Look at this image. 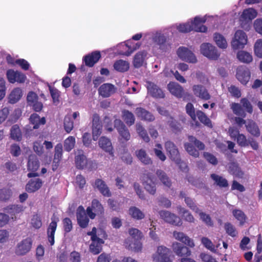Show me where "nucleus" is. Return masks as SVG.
Listing matches in <instances>:
<instances>
[{
	"label": "nucleus",
	"instance_id": "f257e3e1",
	"mask_svg": "<svg viewBox=\"0 0 262 262\" xmlns=\"http://www.w3.org/2000/svg\"><path fill=\"white\" fill-rule=\"evenodd\" d=\"M206 16H196L194 20H190L186 23L176 25L174 27L180 32L186 33L194 30L196 32H205L207 28L203 25L206 21Z\"/></svg>",
	"mask_w": 262,
	"mask_h": 262
},
{
	"label": "nucleus",
	"instance_id": "f03ea898",
	"mask_svg": "<svg viewBox=\"0 0 262 262\" xmlns=\"http://www.w3.org/2000/svg\"><path fill=\"white\" fill-rule=\"evenodd\" d=\"M128 233L130 237L125 240V246L135 252L141 251L142 244L140 239L142 237L141 232L137 229L132 228L129 230Z\"/></svg>",
	"mask_w": 262,
	"mask_h": 262
},
{
	"label": "nucleus",
	"instance_id": "7ed1b4c3",
	"mask_svg": "<svg viewBox=\"0 0 262 262\" xmlns=\"http://www.w3.org/2000/svg\"><path fill=\"white\" fill-rule=\"evenodd\" d=\"M257 15V12L253 8H249L244 10L239 18L242 27L246 30H249V24Z\"/></svg>",
	"mask_w": 262,
	"mask_h": 262
},
{
	"label": "nucleus",
	"instance_id": "20e7f679",
	"mask_svg": "<svg viewBox=\"0 0 262 262\" xmlns=\"http://www.w3.org/2000/svg\"><path fill=\"white\" fill-rule=\"evenodd\" d=\"M201 53L207 58L210 60H217L220 53L216 48L210 43H203L200 46Z\"/></svg>",
	"mask_w": 262,
	"mask_h": 262
},
{
	"label": "nucleus",
	"instance_id": "39448f33",
	"mask_svg": "<svg viewBox=\"0 0 262 262\" xmlns=\"http://www.w3.org/2000/svg\"><path fill=\"white\" fill-rule=\"evenodd\" d=\"M247 41L248 37L246 34L243 31L238 30L235 32L231 40V45L234 50L243 49L247 44Z\"/></svg>",
	"mask_w": 262,
	"mask_h": 262
},
{
	"label": "nucleus",
	"instance_id": "423d86ee",
	"mask_svg": "<svg viewBox=\"0 0 262 262\" xmlns=\"http://www.w3.org/2000/svg\"><path fill=\"white\" fill-rule=\"evenodd\" d=\"M171 251L167 247L160 246L158 247L157 251L152 255L154 262H172L170 258Z\"/></svg>",
	"mask_w": 262,
	"mask_h": 262
},
{
	"label": "nucleus",
	"instance_id": "0eeeda50",
	"mask_svg": "<svg viewBox=\"0 0 262 262\" xmlns=\"http://www.w3.org/2000/svg\"><path fill=\"white\" fill-rule=\"evenodd\" d=\"M188 140L190 143H186L184 144V147L187 152L191 156L196 158L199 156V152L196 150L191 143L194 144L200 150H203L204 149V144L200 142V141L196 139V138L193 136H189Z\"/></svg>",
	"mask_w": 262,
	"mask_h": 262
},
{
	"label": "nucleus",
	"instance_id": "6e6552de",
	"mask_svg": "<svg viewBox=\"0 0 262 262\" xmlns=\"http://www.w3.org/2000/svg\"><path fill=\"white\" fill-rule=\"evenodd\" d=\"M96 228L94 227L92 231L88 233V234L91 236L92 241V244L90 246V250L91 252L94 254H97L102 250V245L104 243L103 239L96 237Z\"/></svg>",
	"mask_w": 262,
	"mask_h": 262
},
{
	"label": "nucleus",
	"instance_id": "1a4fd4ad",
	"mask_svg": "<svg viewBox=\"0 0 262 262\" xmlns=\"http://www.w3.org/2000/svg\"><path fill=\"white\" fill-rule=\"evenodd\" d=\"M177 55L180 59L189 63H195L198 61L194 54L186 47H179L177 51Z\"/></svg>",
	"mask_w": 262,
	"mask_h": 262
},
{
	"label": "nucleus",
	"instance_id": "9d476101",
	"mask_svg": "<svg viewBox=\"0 0 262 262\" xmlns=\"http://www.w3.org/2000/svg\"><path fill=\"white\" fill-rule=\"evenodd\" d=\"M160 217L166 222L176 226H181L182 221L177 215L168 211L161 210L159 212Z\"/></svg>",
	"mask_w": 262,
	"mask_h": 262
},
{
	"label": "nucleus",
	"instance_id": "9b49d317",
	"mask_svg": "<svg viewBox=\"0 0 262 262\" xmlns=\"http://www.w3.org/2000/svg\"><path fill=\"white\" fill-rule=\"evenodd\" d=\"M114 126L119 134V140L121 142L127 141L130 139V135L129 130L120 120L116 119L115 120Z\"/></svg>",
	"mask_w": 262,
	"mask_h": 262
},
{
	"label": "nucleus",
	"instance_id": "f8f14e48",
	"mask_svg": "<svg viewBox=\"0 0 262 262\" xmlns=\"http://www.w3.org/2000/svg\"><path fill=\"white\" fill-rule=\"evenodd\" d=\"M32 241L27 237L20 241L15 248V253L18 255H24L28 253L32 248Z\"/></svg>",
	"mask_w": 262,
	"mask_h": 262
},
{
	"label": "nucleus",
	"instance_id": "ddd939ff",
	"mask_svg": "<svg viewBox=\"0 0 262 262\" xmlns=\"http://www.w3.org/2000/svg\"><path fill=\"white\" fill-rule=\"evenodd\" d=\"M165 148L171 159L177 164H180L181 160L179 151L174 144L170 141H167L165 143Z\"/></svg>",
	"mask_w": 262,
	"mask_h": 262
},
{
	"label": "nucleus",
	"instance_id": "4468645a",
	"mask_svg": "<svg viewBox=\"0 0 262 262\" xmlns=\"http://www.w3.org/2000/svg\"><path fill=\"white\" fill-rule=\"evenodd\" d=\"M103 212V206L97 200H94L92 202L91 207H89L86 209V213L91 219H94L97 214H101Z\"/></svg>",
	"mask_w": 262,
	"mask_h": 262
},
{
	"label": "nucleus",
	"instance_id": "2eb2a0df",
	"mask_svg": "<svg viewBox=\"0 0 262 262\" xmlns=\"http://www.w3.org/2000/svg\"><path fill=\"white\" fill-rule=\"evenodd\" d=\"M236 78L243 84H246L250 79V72L245 66L238 67L236 71Z\"/></svg>",
	"mask_w": 262,
	"mask_h": 262
},
{
	"label": "nucleus",
	"instance_id": "dca6fc26",
	"mask_svg": "<svg viewBox=\"0 0 262 262\" xmlns=\"http://www.w3.org/2000/svg\"><path fill=\"white\" fill-rule=\"evenodd\" d=\"M7 76L8 81L12 83L15 82L23 83L25 81L26 78L24 74L12 70H9L7 71Z\"/></svg>",
	"mask_w": 262,
	"mask_h": 262
},
{
	"label": "nucleus",
	"instance_id": "f3484780",
	"mask_svg": "<svg viewBox=\"0 0 262 262\" xmlns=\"http://www.w3.org/2000/svg\"><path fill=\"white\" fill-rule=\"evenodd\" d=\"M173 251L180 257L189 256L191 251L187 247L182 245L180 243L175 242L172 244Z\"/></svg>",
	"mask_w": 262,
	"mask_h": 262
},
{
	"label": "nucleus",
	"instance_id": "a211bd4d",
	"mask_svg": "<svg viewBox=\"0 0 262 262\" xmlns=\"http://www.w3.org/2000/svg\"><path fill=\"white\" fill-rule=\"evenodd\" d=\"M77 219L79 225L81 228H85L88 226L89 220L84 208L82 206H79L77 210Z\"/></svg>",
	"mask_w": 262,
	"mask_h": 262
},
{
	"label": "nucleus",
	"instance_id": "6ab92c4d",
	"mask_svg": "<svg viewBox=\"0 0 262 262\" xmlns=\"http://www.w3.org/2000/svg\"><path fill=\"white\" fill-rule=\"evenodd\" d=\"M98 144L101 149L108 152L112 157H114L113 147L109 139L105 137H101L99 140Z\"/></svg>",
	"mask_w": 262,
	"mask_h": 262
},
{
	"label": "nucleus",
	"instance_id": "aec40b11",
	"mask_svg": "<svg viewBox=\"0 0 262 262\" xmlns=\"http://www.w3.org/2000/svg\"><path fill=\"white\" fill-rule=\"evenodd\" d=\"M173 237L177 241H180L190 247H193L194 244L193 240L182 232L174 231L172 233Z\"/></svg>",
	"mask_w": 262,
	"mask_h": 262
},
{
	"label": "nucleus",
	"instance_id": "412c9836",
	"mask_svg": "<svg viewBox=\"0 0 262 262\" xmlns=\"http://www.w3.org/2000/svg\"><path fill=\"white\" fill-rule=\"evenodd\" d=\"M143 184L145 189L150 194H154L156 191L154 178L151 176H145L143 179Z\"/></svg>",
	"mask_w": 262,
	"mask_h": 262
},
{
	"label": "nucleus",
	"instance_id": "4be33fe9",
	"mask_svg": "<svg viewBox=\"0 0 262 262\" xmlns=\"http://www.w3.org/2000/svg\"><path fill=\"white\" fill-rule=\"evenodd\" d=\"M146 88L148 90V93L154 97L156 98H163L164 94L163 91L159 89L158 87L154 83L150 82H146Z\"/></svg>",
	"mask_w": 262,
	"mask_h": 262
},
{
	"label": "nucleus",
	"instance_id": "5701e85b",
	"mask_svg": "<svg viewBox=\"0 0 262 262\" xmlns=\"http://www.w3.org/2000/svg\"><path fill=\"white\" fill-rule=\"evenodd\" d=\"M192 90L196 96L202 99L208 100L210 98V96L207 90L202 85H194L192 87Z\"/></svg>",
	"mask_w": 262,
	"mask_h": 262
},
{
	"label": "nucleus",
	"instance_id": "b1692460",
	"mask_svg": "<svg viewBox=\"0 0 262 262\" xmlns=\"http://www.w3.org/2000/svg\"><path fill=\"white\" fill-rule=\"evenodd\" d=\"M58 221L57 219L52 218V222L49 225L48 229V241L51 246L54 244V234L57 227V223Z\"/></svg>",
	"mask_w": 262,
	"mask_h": 262
},
{
	"label": "nucleus",
	"instance_id": "393cba45",
	"mask_svg": "<svg viewBox=\"0 0 262 262\" xmlns=\"http://www.w3.org/2000/svg\"><path fill=\"white\" fill-rule=\"evenodd\" d=\"M167 88L171 94L177 97L180 98L182 96L183 93V89L182 86L176 82H170Z\"/></svg>",
	"mask_w": 262,
	"mask_h": 262
},
{
	"label": "nucleus",
	"instance_id": "a878e982",
	"mask_svg": "<svg viewBox=\"0 0 262 262\" xmlns=\"http://www.w3.org/2000/svg\"><path fill=\"white\" fill-rule=\"evenodd\" d=\"M23 95V91L20 88L13 89L8 96V102L11 104H14L18 102Z\"/></svg>",
	"mask_w": 262,
	"mask_h": 262
},
{
	"label": "nucleus",
	"instance_id": "bb28decb",
	"mask_svg": "<svg viewBox=\"0 0 262 262\" xmlns=\"http://www.w3.org/2000/svg\"><path fill=\"white\" fill-rule=\"evenodd\" d=\"M114 86L110 83H105L99 89V93L103 97H108L115 93Z\"/></svg>",
	"mask_w": 262,
	"mask_h": 262
},
{
	"label": "nucleus",
	"instance_id": "cd10ccee",
	"mask_svg": "<svg viewBox=\"0 0 262 262\" xmlns=\"http://www.w3.org/2000/svg\"><path fill=\"white\" fill-rule=\"evenodd\" d=\"M100 53L98 51H95L84 57V61L86 66L92 67L100 58Z\"/></svg>",
	"mask_w": 262,
	"mask_h": 262
},
{
	"label": "nucleus",
	"instance_id": "c85d7f7f",
	"mask_svg": "<svg viewBox=\"0 0 262 262\" xmlns=\"http://www.w3.org/2000/svg\"><path fill=\"white\" fill-rule=\"evenodd\" d=\"M154 40L162 51H165L170 48V45L166 41L165 37L163 35H161L160 33H156Z\"/></svg>",
	"mask_w": 262,
	"mask_h": 262
},
{
	"label": "nucleus",
	"instance_id": "c756f323",
	"mask_svg": "<svg viewBox=\"0 0 262 262\" xmlns=\"http://www.w3.org/2000/svg\"><path fill=\"white\" fill-rule=\"evenodd\" d=\"M42 184V181L39 179L30 180L26 186V190L28 192H34L39 189Z\"/></svg>",
	"mask_w": 262,
	"mask_h": 262
},
{
	"label": "nucleus",
	"instance_id": "7c9ffc66",
	"mask_svg": "<svg viewBox=\"0 0 262 262\" xmlns=\"http://www.w3.org/2000/svg\"><path fill=\"white\" fill-rule=\"evenodd\" d=\"M246 129L252 136L258 137L260 135V130L255 123L252 120H248L246 124Z\"/></svg>",
	"mask_w": 262,
	"mask_h": 262
},
{
	"label": "nucleus",
	"instance_id": "2f4dec72",
	"mask_svg": "<svg viewBox=\"0 0 262 262\" xmlns=\"http://www.w3.org/2000/svg\"><path fill=\"white\" fill-rule=\"evenodd\" d=\"M135 113L138 117L145 121H152L155 119L154 116L151 113L141 107L137 108Z\"/></svg>",
	"mask_w": 262,
	"mask_h": 262
},
{
	"label": "nucleus",
	"instance_id": "473e14b6",
	"mask_svg": "<svg viewBox=\"0 0 262 262\" xmlns=\"http://www.w3.org/2000/svg\"><path fill=\"white\" fill-rule=\"evenodd\" d=\"M135 113L138 117L145 121H152L155 119L154 116L151 113L141 107L137 108Z\"/></svg>",
	"mask_w": 262,
	"mask_h": 262
},
{
	"label": "nucleus",
	"instance_id": "72a5a7b5",
	"mask_svg": "<svg viewBox=\"0 0 262 262\" xmlns=\"http://www.w3.org/2000/svg\"><path fill=\"white\" fill-rule=\"evenodd\" d=\"M135 113L138 117L145 121H152L155 119L154 116L151 113L141 107L137 108Z\"/></svg>",
	"mask_w": 262,
	"mask_h": 262
},
{
	"label": "nucleus",
	"instance_id": "f704fd0d",
	"mask_svg": "<svg viewBox=\"0 0 262 262\" xmlns=\"http://www.w3.org/2000/svg\"><path fill=\"white\" fill-rule=\"evenodd\" d=\"M135 113L138 117L145 121H152L155 119L154 116L151 113L141 107L137 108Z\"/></svg>",
	"mask_w": 262,
	"mask_h": 262
},
{
	"label": "nucleus",
	"instance_id": "c9c22d12",
	"mask_svg": "<svg viewBox=\"0 0 262 262\" xmlns=\"http://www.w3.org/2000/svg\"><path fill=\"white\" fill-rule=\"evenodd\" d=\"M147 53L145 51L139 52L137 53L134 59L133 64L135 67L139 68L142 66L145 62Z\"/></svg>",
	"mask_w": 262,
	"mask_h": 262
},
{
	"label": "nucleus",
	"instance_id": "e433bc0d",
	"mask_svg": "<svg viewBox=\"0 0 262 262\" xmlns=\"http://www.w3.org/2000/svg\"><path fill=\"white\" fill-rule=\"evenodd\" d=\"M123 47L128 48L126 52L121 51L119 54L125 55L126 56L130 55L135 50L139 49L140 46L139 43H133L132 41H127L126 44L122 45Z\"/></svg>",
	"mask_w": 262,
	"mask_h": 262
},
{
	"label": "nucleus",
	"instance_id": "4c0bfd02",
	"mask_svg": "<svg viewBox=\"0 0 262 262\" xmlns=\"http://www.w3.org/2000/svg\"><path fill=\"white\" fill-rule=\"evenodd\" d=\"M102 126L99 122V119L95 117L93 121V139L96 141L101 133Z\"/></svg>",
	"mask_w": 262,
	"mask_h": 262
},
{
	"label": "nucleus",
	"instance_id": "58836bf2",
	"mask_svg": "<svg viewBox=\"0 0 262 262\" xmlns=\"http://www.w3.org/2000/svg\"><path fill=\"white\" fill-rule=\"evenodd\" d=\"M213 40L217 46L222 49H225L228 47V43L224 36L219 34L215 33L213 35Z\"/></svg>",
	"mask_w": 262,
	"mask_h": 262
},
{
	"label": "nucleus",
	"instance_id": "ea45409f",
	"mask_svg": "<svg viewBox=\"0 0 262 262\" xmlns=\"http://www.w3.org/2000/svg\"><path fill=\"white\" fill-rule=\"evenodd\" d=\"M39 166V161L34 155H31L29 157L27 164L28 170L32 171H36Z\"/></svg>",
	"mask_w": 262,
	"mask_h": 262
},
{
	"label": "nucleus",
	"instance_id": "a19ab883",
	"mask_svg": "<svg viewBox=\"0 0 262 262\" xmlns=\"http://www.w3.org/2000/svg\"><path fill=\"white\" fill-rule=\"evenodd\" d=\"M136 155L138 159L144 164H150L152 163L150 158L147 155L146 151L143 149L136 151Z\"/></svg>",
	"mask_w": 262,
	"mask_h": 262
},
{
	"label": "nucleus",
	"instance_id": "79ce46f5",
	"mask_svg": "<svg viewBox=\"0 0 262 262\" xmlns=\"http://www.w3.org/2000/svg\"><path fill=\"white\" fill-rule=\"evenodd\" d=\"M95 185L103 195L106 196L111 195V192L108 187L102 180L100 179L97 180Z\"/></svg>",
	"mask_w": 262,
	"mask_h": 262
},
{
	"label": "nucleus",
	"instance_id": "37998d69",
	"mask_svg": "<svg viewBox=\"0 0 262 262\" xmlns=\"http://www.w3.org/2000/svg\"><path fill=\"white\" fill-rule=\"evenodd\" d=\"M75 163L78 168H84L87 166L88 160L81 151H79L75 157Z\"/></svg>",
	"mask_w": 262,
	"mask_h": 262
},
{
	"label": "nucleus",
	"instance_id": "c03bdc74",
	"mask_svg": "<svg viewBox=\"0 0 262 262\" xmlns=\"http://www.w3.org/2000/svg\"><path fill=\"white\" fill-rule=\"evenodd\" d=\"M128 214L133 218L136 220L143 219L145 215L144 213L138 208L132 206L128 209Z\"/></svg>",
	"mask_w": 262,
	"mask_h": 262
},
{
	"label": "nucleus",
	"instance_id": "a18cd8bd",
	"mask_svg": "<svg viewBox=\"0 0 262 262\" xmlns=\"http://www.w3.org/2000/svg\"><path fill=\"white\" fill-rule=\"evenodd\" d=\"M23 207L20 205H12L7 207L5 209V211L10 215V217L14 219L16 214L23 211Z\"/></svg>",
	"mask_w": 262,
	"mask_h": 262
},
{
	"label": "nucleus",
	"instance_id": "49530a36",
	"mask_svg": "<svg viewBox=\"0 0 262 262\" xmlns=\"http://www.w3.org/2000/svg\"><path fill=\"white\" fill-rule=\"evenodd\" d=\"M30 121L34 125V128H37L40 125H43L46 123L45 118L44 117L40 118L36 114H33L30 116Z\"/></svg>",
	"mask_w": 262,
	"mask_h": 262
},
{
	"label": "nucleus",
	"instance_id": "de8ad7c7",
	"mask_svg": "<svg viewBox=\"0 0 262 262\" xmlns=\"http://www.w3.org/2000/svg\"><path fill=\"white\" fill-rule=\"evenodd\" d=\"M237 58L240 61L247 63L251 62L253 60L251 54L245 51H239L237 54Z\"/></svg>",
	"mask_w": 262,
	"mask_h": 262
},
{
	"label": "nucleus",
	"instance_id": "09e8293b",
	"mask_svg": "<svg viewBox=\"0 0 262 262\" xmlns=\"http://www.w3.org/2000/svg\"><path fill=\"white\" fill-rule=\"evenodd\" d=\"M115 70L119 72H125L128 70L129 67V63L125 60H119L115 62L114 64Z\"/></svg>",
	"mask_w": 262,
	"mask_h": 262
},
{
	"label": "nucleus",
	"instance_id": "8fccbe9b",
	"mask_svg": "<svg viewBox=\"0 0 262 262\" xmlns=\"http://www.w3.org/2000/svg\"><path fill=\"white\" fill-rule=\"evenodd\" d=\"M177 210L180 214H183L184 220L188 222L192 223L194 221V219L191 213H190L184 208L179 206L177 207Z\"/></svg>",
	"mask_w": 262,
	"mask_h": 262
},
{
	"label": "nucleus",
	"instance_id": "3c124183",
	"mask_svg": "<svg viewBox=\"0 0 262 262\" xmlns=\"http://www.w3.org/2000/svg\"><path fill=\"white\" fill-rule=\"evenodd\" d=\"M232 214L234 217L239 222L241 225H243L247 221V216L243 211L235 209L233 210Z\"/></svg>",
	"mask_w": 262,
	"mask_h": 262
},
{
	"label": "nucleus",
	"instance_id": "603ef678",
	"mask_svg": "<svg viewBox=\"0 0 262 262\" xmlns=\"http://www.w3.org/2000/svg\"><path fill=\"white\" fill-rule=\"evenodd\" d=\"M122 118L126 124L128 126L133 125L135 120L133 114L126 110L123 111L122 112Z\"/></svg>",
	"mask_w": 262,
	"mask_h": 262
},
{
	"label": "nucleus",
	"instance_id": "864d4df0",
	"mask_svg": "<svg viewBox=\"0 0 262 262\" xmlns=\"http://www.w3.org/2000/svg\"><path fill=\"white\" fill-rule=\"evenodd\" d=\"M153 150L155 156L161 161H164L166 160V157L163 151V147L161 144H156Z\"/></svg>",
	"mask_w": 262,
	"mask_h": 262
},
{
	"label": "nucleus",
	"instance_id": "5fc2aeb1",
	"mask_svg": "<svg viewBox=\"0 0 262 262\" xmlns=\"http://www.w3.org/2000/svg\"><path fill=\"white\" fill-rule=\"evenodd\" d=\"M157 174L162 184L167 188H169L171 185V182L169 178L164 172L162 170H158Z\"/></svg>",
	"mask_w": 262,
	"mask_h": 262
},
{
	"label": "nucleus",
	"instance_id": "6e6d98bb",
	"mask_svg": "<svg viewBox=\"0 0 262 262\" xmlns=\"http://www.w3.org/2000/svg\"><path fill=\"white\" fill-rule=\"evenodd\" d=\"M211 178L214 181V184L220 187H226L228 186L227 181L220 176L216 174H212Z\"/></svg>",
	"mask_w": 262,
	"mask_h": 262
},
{
	"label": "nucleus",
	"instance_id": "4d7b16f0",
	"mask_svg": "<svg viewBox=\"0 0 262 262\" xmlns=\"http://www.w3.org/2000/svg\"><path fill=\"white\" fill-rule=\"evenodd\" d=\"M11 138L16 141H20L21 139V132L17 125H13L10 130Z\"/></svg>",
	"mask_w": 262,
	"mask_h": 262
},
{
	"label": "nucleus",
	"instance_id": "13d9d810",
	"mask_svg": "<svg viewBox=\"0 0 262 262\" xmlns=\"http://www.w3.org/2000/svg\"><path fill=\"white\" fill-rule=\"evenodd\" d=\"M231 108L235 115L242 116L243 117H246V114L243 110V107L242 104L233 103H232Z\"/></svg>",
	"mask_w": 262,
	"mask_h": 262
},
{
	"label": "nucleus",
	"instance_id": "bf43d9fd",
	"mask_svg": "<svg viewBox=\"0 0 262 262\" xmlns=\"http://www.w3.org/2000/svg\"><path fill=\"white\" fill-rule=\"evenodd\" d=\"M180 196L182 198H185V202L186 204L194 212H195L196 213V212H198L199 211L200 209L195 205L193 200L189 198H186V194L185 193L182 192H181Z\"/></svg>",
	"mask_w": 262,
	"mask_h": 262
},
{
	"label": "nucleus",
	"instance_id": "052dcab7",
	"mask_svg": "<svg viewBox=\"0 0 262 262\" xmlns=\"http://www.w3.org/2000/svg\"><path fill=\"white\" fill-rule=\"evenodd\" d=\"M64 128L67 133H70L74 127L73 121L71 120V116L68 114L64 119Z\"/></svg>",
	"mask_w": 262,
	"mask_h": 262
},
{
	"label": "nucleus",
	"instance_id": "680f3d73",
	"mask_svg": "<svg viewBox=\"0 0 262 262\" xmlns=\"http://www.w3.org/2000/svg\"><path fill=\"white\" fill-rule=\"evenodd\" d=\"M75 138L73 136H69L64 141V148L67 151H71L75 146Z\"/></svg>",
	"mask_w": 262,
	"mask_h": 262
},
{
	"label": "nucleus",
	"instance_id": "e2e57ef3",
	"mask_svg": "<svg viewBox=\"0 0 262 262\" xmlns=\"http://www.w3.org/2000/svg\"><path fill=\"white\" fill-rule=\"evenodd\" d=\"M136 127L138 134L142 138V139L146 142H149V138L146 130L143 127V126L139 124H137Z\"/></svg>",
	"mask_w": 262,
	"mask_h": 262
},
{
	"label": "nucleus",
	"instance_id": "0e129e2a",
	"mask_svg": "<svg viewBox=\"0 0 262 262\" xmlns=\"http://www.w3.org/2000/svg\"><path fill=\"white\" fill-rule=\"evenodd\" d=\"M254 53L257 57L262 58V39H257L255 42Z\"/></svg>",
	"mask_w": 262,
	"mask_h": 262
},
{
	"label": "nucleus",
	"instance_id": "69168bd1",
	"mask_svg": "<svg viewBox=\"0 0 262 262\" xmlns=\"http://www.w3.org/2000/svg\"><path fill=\"white\" fill-rule=\"evenodd\" d=\"M196 116L199 120L204 123L205 125L211 127V123L210 119L205 115V114L201 111H198L196 112Z\"/></svg>",
	"mask_w": 262,
	"mask_h": 262
},
{
	"label": "nucleus",
	"instance_id": "338daca9",
	"mask_svg": "<svg viewBox=\"0 0 262 262\" xmlns=\"http://www.w3.org/2000/svg\"><path fill=\"white\" fill-rule=\"evenodd\" d=\"M62 155V145L61 143L56 145L55 147V155L54 162L58 163L61 159Z\"/></svg>",
	"mask_w": 262,
	"mask_h": 262
},
{
	"label": "nucleus",
	"instance_id": "774afa93",
	"mask_svg": "<svg viewBox=\"0 0 262 262\" xmlns=\"http://www.w3.org/2000/svg\"><path fill=\"white\" fill-rule=\"evenodd\" d=\"M31 224L35 228H39L42 225L40 215L38 214H34L31 219Z\"/></svg>",
	"mask_w": 262,
	"mask_h": 262
}]
</instances>
